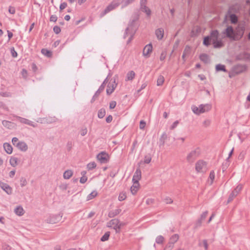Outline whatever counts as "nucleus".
Here are the masks:
<instances>
[{"label":"nucleus","mask_w":250,"mask_h":250,"mask_svg":"<svg viewBox=\"0 0 250 250\" xmlns=\"http://www.w3.org/2000/svg\"><path fill=\"white\" fill-rule=\"evenodd\" d=\"M135 20H133L129 23L128 26L126 28L124 35V38L125 39L127 36L129 35V38L127 41V44H129L132 40L135 33L136 30V27L134 26Z\"/></svg>","instance_id":"f257e3e1"},{"label":"nucleus","mask_w":250,"mask_h":250,"mask_svg":"<svg viewBox=\"0 0 250 250\" xmlns=\"http://www.w3.org/2000/svg\"><path fill=\"white\" fill-rule=\"evenodd\" d=\"M211 36L212 37V42L214 48H220L224 46L223 41L220 39L219 33L217 30H213L211 31Z\"/></svg>","instance_id":"f03ea898"},{"label":"nucleus","mask_w":250,"mask_h":250,"mask_svg":"<svg viewBox=\"0 0 250 250\" xmlns=\"http://www.w3.org/2000/svg\"><path fill=\"white\" fill-rule=\"evenodd\" d=\"M120 5V2L117 0H113L109 4L107 5V6L105 8V9L100 14V17H103L105 16L106 14L110 12L111 11L114 10L116 7L119 6Z\"/></svg>","instance_id":"7ed1b4c3"},{"label":"nucleus","mask_w":250,"mask_h":250,"mask_svg":"<svg viewBox=\"0 0 250 250\" xmlns=\"http://www.w3.org/2000/svg\"><path fill=\"white\" fill-rule=\"evenodd\" d=\"M200 154V148L197 147L191 150L187 156V160L189 163H192Z\"/></svg>","instance_id":"20e7f679"},{"label":"nucleus","mask_w":250,"mask_h":250,"mask_svg":"<svg viewBox=\"0 0 250 250\" xmlns=\"http://www.w3.org/2000/svg\"><path fill=\"white\" fill-rule=\"evenodd\" d=\"M123 225L122 223H121L119 220L117 219H114L111 220L107 224L108 227H113V229L115 230L116 233H119L121 227Z\"/></svg>","instance_id":"39448f33"},{"label":"nucleus","mask_w":250,"mask_h":250,"mask_svg":"<svg viewBox=\"0 0 250 250\" xmlns=\"http://www.w3.org/2000/svg\"><path fill=\"white\" fill-rule=\"evenodd\" d=\"M223 34L226 35L227 38L232 40H236L235 31L231 26H228L223 32Z\"/></svg>","instance_id":"423d86ee"},{"label":"nucleus","mask_w":250,"mask_h":250,"mask_svg":"<svg viewBox=\"0 0 250 250\" xmlns=\"http://www.w3.org/2000/svg\"><path fill=\"white\" fill-rule=\"evenodd\" d=\"M117 78V76L113 77V79H111V81L108 83L106 93L109 95L114 91L117 85V83H116V80Z\"/></svg>","instance_id":"0eeeda50"},{"label":"nucleus","mask_w":250,"mask_h":250,"mask_svg":"<svg viewBox=\"0 0 250 250\" xmlns=\"http://www.w3.org/2000/svg\"><path fill=\"white\" fill-rule=\"evenodd\" d=\"M242 188L243 186L242 185H238L230 194L228 200V203H229L231 201H232L234 198L238 194L240 191L242 190Z\"/></svg>","instance_id":"6e6552de"},{"label":"nucleus","mask_w":250,"mask_h":250,"mask_svg":"<svg viewBox=\"0 0 250 250\" xmlns=\"http://www.w3.org/2000/svg\"><path fill=\"white\" fill-rule=\"evenodd\" d=\"M97 159L101 163H106L109 159L108 154L105 151H102L97 155Z\"/></svg>","instance_id":"1a4fd4ad"},{"label":"nucleus","mask_w":250,"mask_h":250,"mask_svg":"<svg viewBox=\"0 0 250 250\" xmlns=\"http://www.w3.org/2000/svg\"><path fill=\"white\" fill-rule=\"evenodd\" d=\"M246 66L243 64H236L233 67L232 72L235 74H240L246 70Z\"/></svg>","instance_id":"9d476101"},{"label":"nucleus","mask_w":250,"mask_h":250,"mask_svg":"<svg viewBox=\"0 0 250 250\" xmlns=\"http://www.w3.org/2000/svg\"><path fill=\"white\" fill-rule=\"evenodd\" d=\"M13 116L14 117H15L17 119H18L21 123L28 125H29L33 126L34 127H35L37 126V124H35L33 122H32L27 119H25V118H22V117H20V116H18L17 115H14Z\"/></svg>","instance_id":"9b49d317"},{"label":"nucleus","mask_w":250,"mask_h":250,"mask_svg":"<svg viewBox=\"0 0 250 250\" xmlns=\"http://www.w3.org/2000/svg\"><path fill=\"white\" fill-rule=\"evenodd\" d=\"M62 217L60 214L50 216L46 221L48 223L56 224L61 220Z\"/></svg>","instance_id":"f8f14e48"},{"label":"nucleus","mask_w":250,"mask_h":250,"mask_svg":"<svg viewBox=\"0 0 250 250\" xmlns=\"http://www.w3.org/2000/svg\"><path fill=\"white\" fill-rule=\"evenodd\" d=\"M112 75V74L111 73L110 71L108 73L107 77L105 78V79L103 82V83L100 85L99 89L96 91V92L95 93V96H99L100 93L103 91L104 88L105 83L107 82V79L109 77H110Z\"/></svg>","instance_id":"ddd939ff"},{"label":"nucleus","mask_w":250,"mask_h":250,"mask_svg":"<svg viewBox=\"0 0 250 250\" xmlns=\"http://www.w3.org/2000/svg\"><path fill=\"white\" fill-rule=\"evenodd\" d=\"M0 187L5 191L8 194H11L12 193V188L8 184L0 182Z\"/></svg>","instance_id":"4468645a"},{"label":"nucleus","mask_w":250,"mask_h":250,"mask_svg":"<svg viewBox=\"0 0 250 250\" xmlns=\"http://www.w3.org/2000/svg\"><path fill=\"white\" fill-rule=\"evenodd\" d=\"M245 28L244 26L239 24L235 29V36H239L240 38H242L244 35Z\"/></svg>","instance_id":"2eb2a0df"},{"label":"nucleus","mask_w":250,"mask_h":250,"mask_svg":"<svg viewBox=\"0 0 250 250\" xmlns=\"http://www.w3.org/2000/svg\"><path fill=\"white\" fill-rule=\"evenodd\" d=\"M152 46L151 43L146 45L143 49V55L146 57H148L149 56V54L152 52Z\"/></svg>","instance_id":"dca6fc26"},{"label":"nucleus","mask_w":250,"mask_h":250,"mask_svg":"<svg viewBox=\"0 0 250 250\" xmlns=\"http://www.w3.org/2000/svg\"><path fill=\"white\" fill-rule=\"evenodd\" d=\"M58 119L55 117L43 118L41 119V123L42 124H52L56 122Z\"/></svg>","instance_id":"f3484780"},{"label":"nucleus","mask_w":250,"mask_h":250,"mask_svg":"<svg viewBox=\"0 0 250 250\" xmlns=\"http://www.w3.org/2000/svg\"><path fill=\"white\" fill-rule=\"evenodd\" d=\"M239 11V5L237 4H233L229 6L227 12L228 14H234Z\"/></svg>","instance_id":"a211bd4d"},{"label":"nucleus","mask_w":250,"mask_h":250,"mask_svg":"<svg viewBox=\"0 0 250 250\" xmlns=\"http://www.w3.org/2000/svg\"><path fill=\"white\" fill-rule=\"evenodd\" d=\"M141 171L139 168H138L136 170V171L134 174V175H133V178H132V181L139 182V181L141 179Z\"/></svg>","instance_id":"6ab92c4d"},{"label":"nucleus","mask_w":250,"mask_h":250,"mask_svg":"<svg viewBox=\"0 0 250 250\" xmlns=\"http://www.w3.org/2000/svg\"><path fill=\"white\" fill-rule=\"evenodd\" d=\"M206 163L202 160L198 161L195 165V169L198 172L202 171L203 168L206 167Z\"/></svg>","instance_id":"aec40b11"},{"label":"nucleus","mask_w":250,"mask_h":250,"mask_svg":"<svg viewBox=\"0 0 250 250\" xmlns=\"http://www.w3.org/2000/svg\"><path fill=\"white\" fill-rule=\"evenodd\" d=\"M16 146L22 151H26L28 149V146L24 142H19L16 144Z\"/></svg>","instance_id":"412c9836"},{"label":"nucleus","mask_w":250,"mask_h":250,"mask_svg":"<svg viewBox=\"0 0 250 250\" xmlns=\"http://www.w3.org/2000/svg\"><path fill=\"white\" fill-rule=\"evenodd\" d=\"M146 4H141L140 5V10L143 12H144L146 14V16L149 17L151 14V11L150 9L146 6Z\"/></svg>","instance_id":"4be33fe9"},{"label":"nucleus","mask_w":250,"mask_h":250,"mask_svg":"<svg viewBox=\"0 0 250 250\" xmlns=\"http://www.w3.org/2000/svg\"><path fill=\"white\" fill-rule=\"evenodd\" d=\"M229 16V20L232 24H237L238 21V18L235 14H227L226 16Z\"/></svg>","instance_id":"5701e85b"},{"label":"nucleus","mask_w":250,"mask_h":250,"mask_svg":"<svg viewBox=\"0 0 250 250\" xmlns=\"http://www.w3.org/2000/svg\"><path fill=\"white\" fill-rule=\"evenodd\" d=\"M199 58L200 60L204 62L205 63H208L210 62L209 56L207 54H201L199 56Z\"/></svg>","instance_id":"b1692460"},{"label":"nucleus","mask_w":250,"mask_h":250,"mask_svg":"<svg viewBox=\"0 0 250 250\" xmlns=\"http://www.w3.org/2000/svg\"><path fill=\"white\" fill-rule=\"evenodd\" d=\"M211 41L212 42V37L211 36V32L209 36L204 37L203 43L206 46H208L210 44Z\"/></svg>","instance_id":"393cba45"},{"label":"nucleus","mask_w":250,"mask_h":250,"mask_svg":"<svg viewBox=\"0 0 250 250\" xmlns=\"http://www.w3.org/2000/svg\"><path fill=\"white\" fill-rule=\"evenodd\" d=\"M139 187V182H133V185L130 188V190L132 194L135 195L137 193Z\"/></svg>","instance_id":"a878e982"},{"label":"nucleus","mask_w":250,"mask_h":250,"mask_svg":"<svg viewBox=\"0 0 250 250\" xmlns=\"http://www.w3.org/2000/svg\"><path fill=\"white\" fill-rule=\"evenodd\" d=\"M3 148L5 151V152L9 154H10L12 153L13 148L12 146L7 143H5L3 144Z\"/></svg>","instance_id":"bb28decb"},{"label":"nucleus","mask_w":250,"mask_h":250,"mask_svg":"<svg viewBox=\"0 0 250 250\" xmlns=\"http://www.w3.org/2000/svg\"><path fill=\"white\" fill-rule=\"evenodd\" d=\"M211 108V105L210 104H200V108L201 112L202 113H204L205 112L209 111Z\"/></svg>","instance_id":"cd10ccee"},{"label":"nucleus","mask_w":250,"mask_h":250,"mask_svg":"<svg viewBox=\"0 0 250 250\" xmlns=\"http://www.w3.org/2000/svg\"><path fill=\"white\" fill-rule=\"evenodd\" d=\"M164 29L162 28L157 29L155 31V34L157 39L159 40H162L164 36Z\"/></svg>","instance_id":"c85d7f7f"},{"label":"nucleus","mask_w":250,"mask_h":250,"mask_svg":"<svg viewBox=\"0 0 250 250\" xmlns=\"http://www.w3.org/2000/svg\"><path fill=\"white\" fill-rule=\"evenodd\" d=\"M121 209L120 208L111 210L108 213V217L110 218H113L118 214H119L121 212Z\"/></svg>","instance_id":"c756f323"},{"label":"nucleus","mask_w":250,"mask_h":250,"mask_svg":"<svg viewBox=\"0 0 250 250\" xmlns=\"http://www.w3.org/2000/svg\"><path fill=\"white\" fill-rule=\"evenodd\" d=\"M14 212L19 216H22L24 214V210L21 206L16 207L14 209Z\"/></svg>","instance_id":"7c9ffc66"},{"label":"nucleus","mask_w":250,"mask_h":250,"mask_svg":"<svg viewBox=\"0 0 250 250\" xmlns=\"http://www.w3.org/2000/svg\"><path fill=\"white\" fill-rule=\"evenodd\" d=\"M2 124L4 127L8 129L13 128L14 124L13 123L6 120H3L2 122Z\"/></svg>","instance_id":"2f4dec72"},{"label":"nucleus","mask_w":250,"mask_h":250,"mask_svg":"<svg viewBox=\"0 0 250 250\" xmlns=\"http://www.w3.org/2000/svg\"><path fill=\"white\" fill-rule=\"evenodd\" d=\"M248 53L245 52L242 54H240L236 56V59L239 61H247V55H248Z\"/></svg>","instance_id":"473e14b6"},{"label":"nucleus","mask_w":250,"mask_h":250,"mask_svg":"<svg viewBox=\"0 0 250 250\" xmlns=\"http://www.w3.org/2000/svg\"><path fill=\"white\" fill-rule=\"evenodd\" d=\"M73 171L71 170H67L63 173V178L65 179H69L73 175Z\"/></svg>","instance_id":"72a5a7b5"},{"label":"nucleus","mask_w":250,"mask_h":250,"mask_svg":"<svg viewBox=\"0 0 250 250\" xmlns=\"http://www.w3.org/2000/svg\"><path fill=\"white\" fill-rule=\"evenodd\" d=\"M215 69L216 71H223L227 72V70L226 69L225 66L223 64H218L215 66Z\"/></svg>","instance_id":"f704fd0d"},{"label":"nucleus","mask_w":250,"mask_h":250,"mask_svg":"<svg viewBox=\"0 0 250 250\" xmlns=\"http://www.w3.org/2000/svg\"><path fill=\"white\" fill-rule=\"evenodd\" d=\"M135 73L133 71H129L126 75V81H131L135 77Z\"/></svg>","instance_id":"c9c22d12"},{"label":"nucleus","mask_w":250,"mask_h":250,"mask_svg":"<svg viewBox=\"0 0 250 250\" xmlns=\"http://www.w3.org/2000/svg\"><path fill=\"white\" fill-rule=\"evenodd\" d=\"M41 52L44 56H45L48 58L51 57L52 55V52L46 49H42L41 50Z\"/></svg>","instance_id":"e433bc0d"},{"label":"nucleus","mask_w":250,"mask_h":250,"mask_svg":"<svg viewBox=\"0 0 250 250\" xmlns=\"http://www.w3.org/2000/svg\"><path fill=\"white\" fill-rule=\"evenodd\" d=\"M106 111L104 108H101L99 110L98 112V117L99 118H103L105 115Z\"/></svg>","instance_id":"4c0bfd02"},{"label":"nucleus","mask_w":250,"mask_h":250,"mask_svg":"<svg viewBox=\"0 0 250 250\" xmlns=\"http://www.w3.org/2000/svg\"><path fill=\"white\" fill-rule=\"evenodd\" d=\"M179 238V236L178 234H173V235H172L170 237V239H169V242L174 244L178 240Z\"/></svg>","instance_id":"58836bf2"},{"label":"nucleus","mask_w":250,"mask_h":250,"mask_svg":"<svg viewBox=\"0 0 250 250\" xmlns=\"http://www.w3.org/2000/svg\"><path fill=\"white\" fill-rule=\"evenodd\" d=\"M193 113H194L196 114L199 115L201 113H202V112H201L200 106L199 107H197L195 105H193L191 107Z\"/></svg>","instance_id":"ea45409f"},{"label":"nucleus","mask_w":250,"mask_h":250,"mask_svg":"<svg viewBox=\"0 0 250 250\" xmlns=\"http://www.w3.org/2000/svg\"><path fill=\"white\" fill-rule=\"evenodd\" d=\"M164 81V77L162 75H160L157 79V85L158 86L162 85L163 84Z\"/></svg>","instance_id":"a19ab883"},{"label":"nucleus","mask_w":250,"mask_h":250,"mask_svg":"<svg viewBox=\"0 0 250 250\" xmlns=\"http://www.w3.org/2000/svg\"><path fill=\"white\" fill-rule=\"evenodd\" d=\"M18 158L16 157H11L10 159V164L12 167H16L18 165Z\"/></svg>","instance_id":"79ce46f5"},{"label":"nucleus","mask_w":250,"mask_h":250,"mask_svg":"<svg viewBox=\"0 0 250 250\" xmlns=\"http://www.w3.org/2000/svg\"><path fill=\"white\" fill-rule=\"evenodd\" d=\"M109 236H110V232L109 231L106 232L104 234V235L101 238V241H103V242L107 241V240H108Z\"/></svg>","instance_id":"37998d69"},{"label":"nucleus","mask_w":250,"mask_h":250,"mask_svg":"<svg viewBox=\"0 0 250 250\" xmlns=\"http://www.w3.org/2000/svg\"><path fill=\"white\" fill-rule=\"evenodd\" d=\"M164 237L162 235L158 236L155 240L156 243L158 244H161L164 242Z\"/></svg>","instance_id":"c03bdc74"},{"label":"nucleus","mask_w":250,"mask_h":250,"mask_svg":"<svg viewBox=\"0 0 250 250\" xmlns=\"http://www.w3.org/2000/svg\"><path fill=\"white\" fill-rule=\"evenodd\" d=\"M97 192L96 191H93L90 193L87 197V200H90L94 198L97 195Z\"/></svg>","instance_id":"a18cd8bd"},{"label":"nucleus","mask_w":250,"mask_h":250,"mask_svg":"<svg viewBox=\"0 0 250 250\" xmlns=\"http://www.w3.org/2000/svg\"><path fill=\"white\" fill-rule=\"evenodd\" d=\"M96 167V164L95 162H90L87 165V168L88 170H92L95 168Z\"/></svg>","instance_id":"49530a36"},{"label":"nucleus","mask_w":250,"mask_h":250,"mask_svg":"<svg viewBox=\"0 0 250 250\" xmlns=\"http://www.w3.org/2000/svg\"><path fill=\"white\" fill-rule=\"evenodd\" d=\"M167 136L166 133H163L161 136L160 139V142H161V145H164L165 143V140L167 138Z\"/></svg>","instance_id":"de8ad7c7"},{"label":"nucleus","mask_w":250,"mask_h":250,"mask_svg":"<svg viewBox=\"0 0 250 250\" xmlns=\"http://www.w3.org/2000/svg\"><path fill=\"white\" fill-rule=\"evenodd\" d=\"M0 96L3 97H10L11 96V93L9 92H3L2 91H0Z\"/></svg>","instance_id":"09e8293b"},{"label":"nucleus","mask_w":250,"mask_h":250,"mask_svg":"<svg viewBox=\"0 0 250 250\" xmlns=\"http://www.w3.org/2000/svg\"><path fill=\"white\" fill-rule=\"evenodd\" d=\"M126 198V195L125 193V192H121L120 193L118 199L120 201H123L125 200Z\"/></svg>","instance_id":"8fccbe9b"},{"label":"nucleus","mask_w":250,"mask_h":250,"mask_svg":"<svg viewBox=\"0 0 250 250\" xmlns=\"http://www.w3.org/2000/svg\"><path fill=\"white\" fill-rule=\"evenodd\" d=\"M190 52H191L190 47L188 45H186L184 49L183 53L184 54H185L186 55H187V56H188L190 53Z\"/></svg>","instance_id":"3c124183"},{"label":"nucleus","mask_w":250,"mask_h":250,"mask_svg":"<svg viewBox=\"0 0 250 250\" xmlns=\"http://www.w3.org/2000/svg\"><path fill=\"white\" fill-rule=\"evenodd\" d=\"M27 184V181L25 178L21 177L20 179V185L21 187L25 186Z\"/></svg>","instance_id":"603ef678"},{"label":"nucleus","mask_w":250,"mask_h":250,"mask_svg":"<svg viewBox=\"0 0 250 250\" xmlns=\"http://www.w3.org/2000/svg\"><path fill=\"white\" fill-rule=\"evenodd\" d=\"M151 160V158L150 156L146 155L144 158V163L145 164H149Z\"/></svg>","instance_id":"864d4df0"},{"label":"nucleus","mask_w":250,"mask_h":250,"mask_svg":"<svg viewBox=\"0 0 250 250\" xmlns=\"http://www.w3.org/2000/svg\"><path fill=\"white\" fill-rule=\"evenodd\" d=\"M202 221L201 220V219H199L196 222L195 224V227L194 228L195 229H197L200 227L202 225Z\"/></svg>","instance_id":"5fc2aeb1"},{"label":"nucleus","mask_w":250,"mask_h":250,"mask_svg":"<svg viewBox=\"0 0 250 250\" xmlns=\"http://www.w3.org/2000/svg\"><path fill=\"white\" fill-rule=\"evenodd\" d=\"M53 31L56 34H58L61 32V30L59 26L56 25L54 27Z\"/></svg>","instance_id":"6e6d98bb"},{"label":"nucleus","mask_w":250,"mask_h":250,"mask_svg":"<svg viewBox=\"0 0 250 250\" xmlns=\"http://www.w3.org/2000/svg\"><path fill=\"white\" fill-rule=\"evenodd\" d=\"M10 51H11V53L12 54V56L13 57L15 58V57H17V56H18L17 52L15 51L14 47L11 48Z\"/></svg>","instance_id":"4d7b16f0"},{"label":"nucleus","mask_w":250,"mask_h":250,"mask_svg":"<svg viewBox=\"0 0 250 250\" xmlns=\"http://www.w3.org/2000/svg\"><path fill=\"white\" fill-rule=\"evenodd\" d=\"M164 201L166 204H171L173 202L172 200L168 197L165 198Z\"/></svg>","instance_id":"13d9d810"},{"label":"nucleus","mask_w":250,"mask_h":250,"mask_svg":"<svg viewBox=\"0 0 250 250\" xmlns=\"http://www.w3.org/2000/svg\"><path fill=\"white\" fill-rule=\"evenodd\" d=\"M208 214V211H204L201 214L200 219H201L202 221L204 220L206 218V217L207 216Z\"/></svg>","instance_id":"bf43d9fd"},{"label":"nucleus","mask_w":250,"mask_h":250,"mask_svg":"<svg viewBox=\"0 0 250 250\" xmlns=\"http://www.w3.org/2000/svg\"><path fill=\"white\" fill-rule=\"evenodd\" d=\"M8 11L10 14H14L16 12L15 7L10 6L8 8Z\"/></svg>","instance_id":"052dcab7"},{"label":"nucleus","mask_w":250,"mask_h":250,"mask_svg":"<svg viewBox=\"0 0 250 250\" xmlns=\"http://www.w3.org/2000/svg\"><path fill=\"white\" fill-rule=\"evenodd\" d=\"M174 247V243L171 242H169L168 244L166 246V249H168L169 250H171Z\"/></svg>","instance_id":"680f3d73"},{"label":"nucleus","mask_w":250,"mask_h":250,"mask_svg":"<svg viewBox=\"0 0 250 250\" xmlns=\"http://www.w3.org/2000/svg\"><path fill=\"white\" fill-rule=\"evenodd\" d=\"M116 105V102L114 101H111L109 104L110 109H113Z\"/></svg>","instance_id":"e2e57ef3"},{"label":"nucleus","mask_w":250,"mask_h":250,"mask_svg":"<svg viewBox=\"0 0 250 250\" xmlns=\"http://www.w3.org/2000/svg\"><path fill=\"white\" fill-rule=\"evenodd\" d=\"M146 125V122L143 120H141L140 122V128L141 129H143L145 128Z\"/></svg>","instance_id":"0e129e2a"},{"label":"nucleus","mask_w":250,"mask_h":250,"mask_svg":"<svg viewBox=\"0 0 250 250\" xmlns=\"http://www.w3.org/2000/svg\"><path fill=\"white\" fill-rule=\"evenodd\" d=\"M57 17L56 15H52L50 16V21L53 22H56L57 20Z\"/></svg>","instance_id":"69168bd1"},{"label":"nucleus","mask_w":250,"mask_h":250,"mask_svg":"<svg viewBox=\"0 0 250 250\" xmlns=\"http://www.w3.org/2000/svg\"><path fill=\"white\" fill-rule=\"evenodd\" d=\"M67 7V3L65 2L62 3L60 5V10H62Z\"/></svg>","instance_id":"338daca9"},{"label":"nucleus","mask_w":250,"mask_h":250,"mask_svg":"<svg viewBox=\"0 0 250 250\" xmlns=\"http://www.w3.org/2000/svg\"><path fill=\"white\" fill-rule=\"evenodd\" d=\"M66 148H67V150L69 151L71 150V148H72V143L71 142H68L67 144H66Z\"/></svg>","instance_id":"774afa93"}]
</instances>
